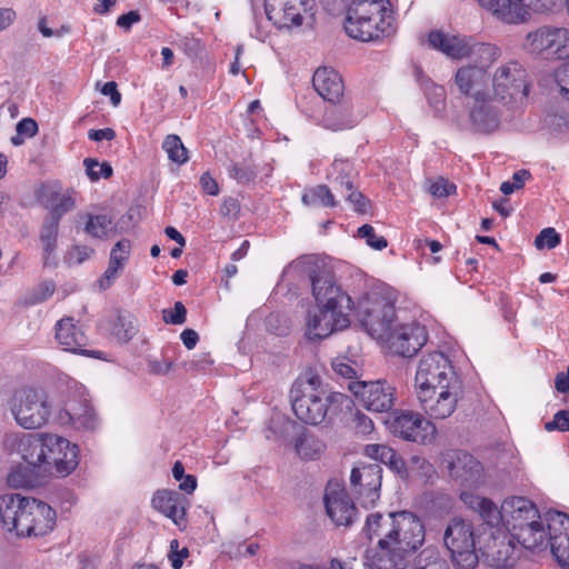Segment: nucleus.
Masks as SVG:
<instances>
[{
  "mask_svg": "<svg viewBox=\"0 0 569 569\" xmlns=\"http://www.w3.org/2000/svg\"><path fill=\"white\" fill-rule=\"evenodd\" d=\"M200 186L202 190L210 196H217L219 193L218 183L209 173L201 176Z\"/></svg>",
  "mask_w": 569,
  "mask_h": 569,
  "instance_id": "61",
  "label": "nucleus"
},
{
  "mask_svg": "<svg viewBox=\"0 0 569 569\" xmlns=\"http://www.w3.org/2000/svg\"><path fill=\"white\" fill-rule=\"evenodd\" d=\"M560 242V237L553 228L543 229L536 238L535 246L538 249H552Z\"/></svg>",
  "mask_w": 569,
  "mask_h": 569,
  "instance_id": "50",
  "label": "nucleus"
},
{
  "mask_svg": "<svg viewBox=\"0 0 569 569\" xmlns=\"http://www.w3.org/2000/svg\"><path fill=\"white\" fill-rule=\"evenodd\" d=\"M496 98L472 100L468 107V122L470 128L480 133H489L498 129L500 112L495 106Z\"/></svg>",
  "mask_w": 569,
  "mask_h": 569,
  "instance_id": "23",
  "label": "nucleus"
},
{
  "mask_svg": "<svg viewBox=\"0 0 569 569\" xmlns=\"http://www.w3.org/2000/svg\"><path fill=\"white\" fill-rule=\"evenodd\" d=\"M316 91L329 102H338L343 93V83L339 73L331 68H319L312 78Z\"/></svg>",
  "mask_w": 569,
  "mask_h": 569,
  "instance_id": "28",
  "label": "nucleus"
},
{
  "mask_svg": "<svg viewBox=\"0 0 569 569\" xmlns=\"http://www.w3.org/2000/svg\"><path fill=\"white\" fill-rule=\"evenodd\" d=\"M363 453L365 456H367L368 458L372 459V460H377V461H380L385 465H387L392 471H395V469H398L399 468V456L397 455V452L386 446V445H380V443H372V445H367L365 448H363Z\"/></svg>",
  "mask_w": 569,
  "mask_h": 569,
  "instance_id": "36",
  "label": "nucleus"
},
{
  "mask_svg": "<svg viewBox=\"0 0 569 569\" xmlns=\"http://www.w3.org/2000/svg\"><path fill=\"white\" fill-rule=\"evenodd\" d=\"M491 98L499 101H522L528 96L527 72L513 60L490 70Z\"/></svg>",
  "mask_w": 569,
  "mask_h": 569,
  "instance_id": "12",
  "label": "nucleus"
},
{
  "mask_svg": "<svg viewBox=\"0 0 569 569\" xmlns=\"http://www.w3.org/2000/svg\"><path fill=\"white\" fill-rule=\"evenodd\" d=\"M443 542L459 569H473L477 566L478 556L471 522L452 519L445 530Z\"/></svg>",
  "mask_w": 569,
  "mask_h": 569,
  "instance_id": "13",
  "label": "nucleus"
},
{
  "mask_svg": "<svg viewBox=\"0 0 569 569\" xmlns=\"http://www.w3.org/2000/svg\"><path fill=\"white\" fill-rule=\"evenodd\" d=\"M353 426L357 432L367 435L373 430L372 420L365 413L357 412L353 418Z\"/></svg>",
  "mask_w": 569,
  "mask_h": 569,
  "instance_id": "58",
  "label": "nucleus"
},
{
  "mask_svg": "<svg viewBox=\"0 0 569 569\" xmlns=\"http://www.w3.org/2000/svg\"><path fill=\"white\" fill-rule=\"evenodd\" d=\"M358 234L360 238L366 239L367 244L375 250H382L388 246L387 240L382 236L377 234L369 224L361 226L358 229Z\"/></svg>",
  "mask_w": 569,
  "mask_h": 569,
  "instance_id": "48",
  "label": "nucleus"
},
{
  "mask_svg": "<svg viewBox=\"0 0 569 569\" xmlns=\"http://www.w3.org/2000/svg\"><path fill=\"white\" fill-rule=\"evenodd\" d=\"M10 410L14 422L24 430H40L54 422L53 402L42 388L26 386L17 389Z\"/></svg>",
  "mask_w": 569,
  "mask_h": 569,
  "instance_id": "10",
  "label": "nucleus"
},
{
  "mask_svg": "<svg viewBox=\"0 0 569 569\" xmlns=\"http://www.w3.org/2000/svg\"><path fill=\"white\" fill-rule=\"evenodd\" d=\"M59 383L66 388L68 395L56 410L54 423L76 431H96L100 427V420L93 407L84 398L83 385L69 376L60 377Z\"/></svg>",
  "mask_w": 569,
  "mask_h": 569,
  "instance_id": "9",
  "label": "nucleus"
},
{
  "mask_svg": "<svg viewBox=\"0 0 569 569\" xmlns=\"http://www.w3.org/2000/svg\"><path fill=\"white\" fill-rule=\"evenodd\" d=\"M93 249L89 247H74L67 256L69 264H79L88 260L93 254Z\"/></svg>",
  "mask_w": 569,
  "mask_h": 569,
  "instance_id": "57",
  "label": "nucleus"
},
{
  "mask_svg": "<svg viewBox=\"0 0 569 569\" xmlns=\"http://www.w3.org/2000/svg\"><path fill=\"white\" fill-rule=\"evenodd\" d=\"M513 555L511 541L501 542L499 549L491 556V562L497 568H507L513 563Z\"/></svg>",
  "mask_w": 569,
  "mask_h": 569,
  "instance_id": "46",
  "label": "nucleus"
},
{
  "mask_svg": "<svg viewBox=\"0 0 569 569\" xmlns=\"http://www.w3.org/2000/svg\"><path fill=\"white\" fill-rule=\"evenodd\" d=\"M83 230L93 239L106 240L114 233L116 224L112 217L107 213H90L87 216Z\"/></svg>",
  "mask_w": 569,
  "mask_h": 569,
  "instance_id": "33",
  "label": "nucleus"
},
{
  "mask_svg": "<svg viewBox=\"0 0 569 569\" xmlns=\"http://www.w3.org/2000/svg\"><path fill=\"white\" fill-rule=\"evenodd\" d=\"M418 403L430 419H447L453 415L463 397L462 380L415 393Z\"/></svg>",
  "mask_w": 569,
  "mask_h": 569,
  "instance_id": "16",
  "label": "nucleus"
},
{
  "mask_svg": "<svg viewBox=\"0 0 569 569\" xmlns=\"http://www.w3.org/2000/svg\"><path fill=\"white\" fill-rule=\"evenodd\" d=\"M392 17L388 0H358L351 3L345 20L350 38L371 41L391 32Z\"/></svg>",
  "mask_w": 569,
  "mask_h": 569,
  "instance_id": "8",
  "label": "nucleus"
},
{
  "mask_svg": "<svg viewBox=\"0 0 569 569\" xmlns=\"http://www.w3.org/2000/svg\"><path fill=\"white\" fill-rule=\"evenodd\" d=\"M549 528L548 546L562 567L569 568V516L550 511L547 513Z\"/></svg>",
  "mask_w": 569,
  "mask_h": 569,
  "instance_id": "21",
  "label": "nucleus"
},
{
  "mask_svg": "<svg viewBox=\"0 0 569 569\" xmlns=\"http://www.w3.org/2000/svg\"><path fill=\"white\" fill-rule=\"evenodd\" d=\"M549 52L557 59L569 60V30L553 28Z\"/></svg>",
  "mask_w": 569,
  "mask_h": 569,
  "instance_id": "42",
  "label": "nucleus"
},
{
  "mask_svg": "<svg viewBox=\"0 0 569 569\" xmlns=\"http://www.w3.org/2000/svg\"><path fill=\"white\" fill-rule=\"evenodd\" d=\"M54 284L51 281H46L40 283L34 290L32 291L29 302L30 303H40L46 300H48L54 292Z\"/></svg>",
  "mask_w": 569,
  "mask_h": 569,
  "instance_id": "55",
  "label": "nucleus"
},
{
  "mask_svg": "<svg viewBox=\"0 0 569 569\" xmlns=\"http://www.w3.org/2000/svg\"><path fill=\"white\" fill-rule=\"evenodd\" d=\"M407 569H449V566L437 549L429 547L416 557L413 566L408 560Z\"/></svg>",
  "mask_w": 569,
  "mask_h": 569,
  "instance_id": "37",
  "label": "nucleus"
},
{
  "mask_svg": "<svg viewBox=\"0 0 569 569\" xmlns=\"http://www.w3.org/2000/svg\"><path fill=\"white\" fill-rule=\"evenodd\" d=\"M530 174L526 170L515 172L511 180L503 181L500 186V191L508 196L523 187L525 182L529 179Z\"/></svg>",
  "mask_w": 569,
  "mask_h": 569,
  "instance_id": "49",
  "label": "nucleus"
},
{
  "mask_svg": "<svg viewBox=\"0 0 569 569\" xmlns=\"http://www.w3.org/2000/svg\"><path fill=\"white\" fill-rule=\"evenodd\" d=\"M399 468L395 469L399 477L407 480L427 481L433 475V467L423 457L411 456L407 461L399 458Z\"/></svg>",
  "mask_w": 569,
  "mask_h": 569,
  "instance_id": "32",
  "label": "nucleus"
},
{
  "mask_svg": "<svg viewBox=\"0 0 569 569\" xmlns=\"http://www.w3.org/2000/svg\"><path fill=\"white\" fill-rule=\"evenodd\" d=\"M131 244L127 239L118 241L110 251L108 268L100 278V287L109 288L120 276L130 257Z\"/></svg>",
  "mask_w": 569,
  "mask_h": 569,
  "instance_id": "30",
  "label": "nucleus"
},
{
  "mask_svg": "<svg viewBox=\"0 0 569 569\" xmlns=\"http://www.w3.org/2000/svg\"><path fill=\"white\" fill-rule=\"evenodd\" d=\"M16 130L26 139L32 138L38 132V124L33 119L24 118L18 122Z\"/></svg>",
  "mask_w": 569,
  "mask_h": 569,
  "instance_id": "59",
  "label": "nucleus"
},
{
  "mask_svg": "<svg viewBox=\"0 0 569 569\" xmlns=\"http://www.w3.org/2000/svg\"><path fill=\"white\" fill-rule=\"evenodd\" d=\"M295 428V423L284 415L274 413L268 425L266 437L276 441H283Z\"/></svg>",
  "mask_w": 569,
  "mask_h": 569,
  "instance_id": "39",
  "label": "nucleus"
},
{
  "mask_svg": "<svg viewBox=\"0 0 569 569\" xmlns=\"http://www.w3.org/2000/svg\"><path fill=\"white\" fill-rule=\"evenodd\" d=\"M456 186L443 178H438L429 183V192L436 198H443L455 192Z\"/></svg>",
  "mask_w": 569,
  "mask_h": 569,
  "instance_id": "52",
  "label": "nucleus"
},
{
  "mask_svg": "<svg viewBox=\"0 0 569 569\" xmlns=\"http://www.w3.org/2000/svg\"><path fill=\"white\" fill-rule=\"evenodd\" d=\"M292 410L302 422L321 423L328 412V403L343 405L348 397L340 392L326 395L321 379L308 371L299 376L290 390Z\"/></svg>",
  "mask_w": 569,
  "mask_h": 569,
  "instance_id": "6",
  "label": "nucleus"
},
{
  "mask_svg": "<svg viewBox=\"0 0 569 569\" xmlns=\"http://www.w3.org/2000/svg\"><path fill=\"white\" fill-rule=\"evenodd\" d=\"M500 54V49L493 44H477L469 62L455 73L453 82L459 93L470 101L491 98L490 70Z\"/></svg>",
  "mask_w": 569,
  "mask_h": 569,
  "instance_id": "7",
  "label": "nucleus"
},
{
  "mask_svg": "<svg viewBox=\"0 0 569 569\" xmlns=\"http://www.w3.org/2000/svg\"><path fill=\"white\" fill-rule=\"evenodd\" d=\"M365 533L377 545L365 556L368 569H407V561L425 542V525L409 511L367 517Z\"/></svg>",
  "mask_w": 569,
  "mask_h": 569,
  "instance_id": "2",
  "label": "nucleus"
},
{
  "mask_svg": "<svg viewBox=\"0 0 569 569\" xmlns=\"http://www.w3.org/2000/svg\"><path fill=\"white\" fill-rule=\"evenodd\" d=\"M56 523L57 513L47 502L20 493L0 496V527L11 538L40 540Z\"/></svg>",
  "mask_w": 569,
  "mask_h": 569,
  "instance_id": "3",
  "label": "nucleus"
},
{
  "mask_svg": "<svg viewBox=\"0 0 569 569\" xmlns=\"http://www.w3.org/2000/svg\"><path fill=\"white\" fill-rule=\"evenodd\" d=\"M427 339L428 335L423 326L415 320L407 321L399 318L381 343L393 355L411 357L423 347Z\"/></svg>",
  "mask_w": 569,
  "mask_h": 569,
  "instance_id": "18",
  "label": "nucleus"
},
{
  "mask_svg": "<svg viewBox=\"0 0 569 569\" xmlns=\"http://www.w3.org/2000/svg\"><path fill=\"white\" fill-rule=\"evenodd\" d=\"M162 149L172 162L183 164L188 161V150L177 134H168L163 139Z\"/></svg>",
  "mask_w": 569,
  "mask_h": 569,
  "instance_id": "40",
  "label": "nucleus"
},
{
  "mask_svg": "<svg viewBox=\"0 0 569 569\" xmlns=\"http://www.w3.org/2000/svg\"><path fill=\"white\" fill-rule=\"evenodd\" d=\"M17 13L11 8H0V32L9 28L16 20Z\"/></svg>",
  "mask_w": 569,
  "mask_h": 569,
  "instance_id": "62",
  "label": "nucleus"
},
{
  "mask_svg": "<svg viewBox=\"0 0 569 569\" xmlns=\"http://www.w3.org/2000/svg\"><path fill=\"white\" fill-rule=\"evenodd\" d=\"M306 206L311 207H333L336 204L333 196L326 186H317L307 190L302 196Z\"/></svg>",
  "mask_w": 569,
  "mask_h": 569,
  "instance_id": "41",
  "label": "nucleus"
},
{
  "mask_svg": "<svg viewBox=\"0 0 569 569\" xmlns=\"http://www.w3.org/2000/svg\"><path fill=\"white\" fill-rule=\"evenodd\" d=\"M555 80L561 96L569 100V59L556 69Z\"/></svg>",
  "mask_w": 569,
  "mask_h": 569,
  "instance_id": "51",
  "label": "nucleus"
},
{
  "mask_svg": "<svg viewBox=\"0 0 569 569\" xmlns=\"http://www.w3.org/2000/svg\"><path fill=\"white\" fill-rule=\"evenodd\" d=\"M451 477L467 486L476 487L482 481L481 465L468 453H458L449 463Z\"/></svg>",
  "mask_w": 569,
  "mask_h": 569,
  "instance_id": "29",
  "label": "nucleus"
},
{
  "mask_svg": "<svg viewBox=\"0 0 569 569\" xmlns=\"http://www.w3.org/2000/svg\"><path fill=\"white\" fill-rule=\"evenodd\" d=\"M429 44L452 59L470 57L477 44H471L470 39L459 34L432 31L428 36Z\"/></svg>",
  "mask_w": 569,
  "mask_h": 569,
  "instance_id": "26",
  "label": "nucleus"
},
{
  "mask_svg": "<svg viewBox=\"0 0 569 569\" xmlns=\"http://www.w3.org/2000/svg\"><path fill=\"white\" fill-rule=\"evenodd\" d=\"M83 164L87 176L91 181H97L100 178H109L112 174V168L107 162L100 163L94 159L88 158L84 159Z\"/></svg>",
  "mask_w": 569,
  "mask_h": 569,
  "instance_id": "45",
  "label": "nucleus"
},
{
  "mask_svg": "<svg viewBox=\"0 0 569 569\" xmlns=\"http://www.w3.org/2000/svg\"><path fill=\"white\" fill-rule=\"evenodd\" d=\"M269 21L279 30L291 31L302 27L315 14L313 0H264Z\"/></svg>",
  "mask_w": 569,
  "mask_h": 569,
  "instance_id": "17",
  "label": "nucleus"
},
{
  "mask_svg": "<svg viewBox=\"0 0 569 569\" xmlns=\"http://www.w3.org/2000/svg\"><path fill=\"white\" fill-rule=\"evenodd\" d=\"M553 28L545 27L527 34L525 40V48L529 52L540 53L549 51L551 47Z\"/></svg>",
  "mask_w": 569,
  "mask_h": 569,
  "instance_id": "38",
  "label": "nucleus"
},
{
  "mask_svg": "<svg viewBox=\"0 0 569 569\" xmlns=\"http://www.w3.org/2000/svg\"><path fill=\"white\" fill-rule=\"evenodd\" d=\"M162 313L164 322L172 325H182L187 318V309L180 301L174 303L173 309L163 310Z\"/></svg>",
  "mask_w": 569,
  "mask_h": 569,
  "instance_id": "53",
  "label": "nucleus"
},
{
  "mask_svg": "<svg viewBox=\"0 0 569 569\" xmlns=\"http://www.w3.org/2000/svg\"><path fill=\"white\" fill-rule=\"evenodd\" d=\"M331 172L328 173V178L335 181H339L341 187L346 189L347 192L351 191L352 184L349 180H347V172L349 171L348 162L343 160H335L331 164Z\"/></svg>",
  "mask_w": 569,
  "mask_h": 569,
  "instance_id": "47",
  "label": "nucleus"
},
{
  "mask_svg": "<svg viewBox=\"0 0 569 569\" xmlns=\"http://www.w3.org/2000/svg\"><path fill=\"white\" fill-rule=\"evenodd\" d=\"M556 390L560 393H567L569 391V367L567 372H558L555 379Z\"/></svg>",
  "mask_w": 569,
  "mask_h": 569,
  "instance_id": "64",
  "label": "nucleus"
},
{
  "mask_svg": "<svg viewBox=\"0 0 569 569\" xmlns=\"http://www.w3.org/2000/svg\"><path fill=\"white\" fill-rule=\"evenodd\" d=\"M41 201L52 216V220L43 226L40 236L44 263L49 264L54 262L52 258L57 247L59 219L67 212L74 209L76 198L70 191L58 192L50 189L41 197Z\"/></svg>",
  "mask_w": 569,
  "mask_h": 569,
  "instance_id": "14",
  "label": "nucleus"
},
{
  "mask_svg": "<svg viewBox=\"0 0 569 569\" xmlns=\"http://www.w3.org/2000/svg\"><path fill=\"white\" fill-rule=\"evenodd\" d=\"M359 120L352 106L348 103L328 108L322 117L325 128L332 131H340L352 128Z\"/></svg>",
  "mask_w": 569,
  "mask_h": 569,
  "instance_id": "31",
  "label": "nucleus"
},
{
  "mask_svg": "<svg viewBox=\"0 0 569 569\" xmlns=\"http://www.w3.org/2000/svg\"><path fill=\"white\" fill-rule=\"evenodd\" d=\"M96 89H99L103 96L110 97V101L113 107H118L120 104L121 93L119 92L118 86L114 81H109L104 84H100V82H97Z\"/></svg>",
  "mask_w": 569,
  "mask_h": 569,
  "instance_id": "56",
  "label": "nucleus"
},
{
  "mask_svg": "<svg viewBox=\"0 0 569 569\" xmlns=\"http://www.w3.org/2000/svg\"><path fill=\"white\" fill-rule=\"evenodd\" d=\"M17 450L30 467L59 477L71 475L80 462L79 445L50 431L22 435Z\"/></svg>",
  "mask_w": 569,
  "mask_h": 569,
  "instance_id": "4",
  "label": "nucleus"
},
{
  "mask_svg": "<svg viewBox=\"0 0 569 569\" xmlns=\"http://www.w3.org/2000/svg\"><path fill=\"white\" fill-rule=\"evenodd\" d=\"M348 389L369 411L386 412L395 402V388L386 381H352Z\"/></svg>",
  "mask_w": 569,
  "mask_h": 569,
  "instance_id": "19",
  "label": "nucleus"
},
{
  "mask_svg": "<svg viewBox=\"0 0 569 569\" xmlns=\"http://www.w3.org/2000/svg\"><path fill=\"white\" fill-rule=\"evenodd\" d=\"M461 380L451 359L441 351L423 353L417 363L415 393Z\"/></svg>",
  "mask_w": 569,
  "mask_h": 569,
  "instance_id": "11",
  "label": "nucleus"
},
{
  "mask_svg": "<svg viewBox=\"0 0 569 569\" xmlns=\"http://www.w3.org/2000/svg\"><path fill=\"white\" fill-rule=\"evenodd\" d=\"M112 333L118 340L127 342L137 333V321L130 315H119L113 325Z\"/></svg>",
  "mask_w": 569,
  "mask_h": 569,
  "instance_id": "43",
  "label": "nucleus"
},
{
  "mask_svg": "<svg viewBox=\"0 0 569 569\" xmlns=\"http://www.w3.org/2000/svg\"><path fill=\"white\" fill-rule=\"evenodd\" d=\"M385 423L392 435L408 441L430 445L437 439V428L433 422L418 412L396 411Z\"/></svg>",
  "mask_w": 569,
  "mask_h": 569,
  "instance_id": "15",
  "label": "nucleus"
},
{
  "mask_svg": "<svg viewBox=\"0 0 569 569\" xmlns=\"http://www.w3.org/2000/svg\"><path fill=\"white\" fill-rule=\"evenodd\" d=\"M382 470L378 465L353 468L350 481L365 507H372L380 498Z\"/></svg>",
  "mask_w": 569,
  "mask_h": 569,
  "instance_id": "20",
  "label": "nucleus"
},
{
  "mask_svg": "<svg viewBox=\"0 0 569 569\" xmlns=\"http://www.w3.org/2000/svg\"><path fill=\"white\" fill-rule=\"evenodd\" d=\"M563 0H522V17L521 22L529 19L531 11H547L551 10L558 4L562 3Z\"/></svg>",
  "mask_w": 569,
  "mask_h": 569,
  "instance_id": "44",
  "label": "nucleus"
},
{
  "mask_svg": "<svg viewBox=\"0 0 569 569\" xmlns=\"http://www.w3.org/2000/svg\"><path fill=\"white\" fill-rule=\"evenodd\" d=\"M510 538L517 541L525 549L540 552L546 550L549 540V528L547 519L543 521L541 517L523 526L521 529L510 536Z\"/></svg>",
  "mask_w": 569,
  "mask_h": 569,
  "instance_id": "27",
  "label": "nucleus"
},
{
  "mask_svg": "<svg viewBox=\"0 0 569 569\" xmlns=\"http://www.w3.org/2000/svg\"><path fill=\"white\" fill-rule=\"evenodd\" d=\"M328 516L338 526H348L352 522L356 508L346 489L339 482H329L325 496Z\"/></svg>",
  "mask_w": 569,
  "mask_h": 569,
  "instance_id": "22",
  "label": "nucleus"
},
{
  "mask_svg": "<svg viewBox=\"0 0 569 569\" xmlns=\"http://www.w3.org/2000/svg\"><path fill=\"white\" fill-rule=\"evenodd\" d=\"M309 279L315 302L306 316L305 330L309 340H321L347 329L353 309L366 331L380 342L388 337L399 319L392 302L379 292L363 295L355 306L351 297L325 264L316 263L309 270Z\"/></svg>",
  "mask_w": 569,
  "mask_h": 569,
  "instance_id": "1",
  "label": "nucleus"
},
{
  "mask_svg": "<svg viewBox=\"0 0 569 569\" xmlns=\"http://www.w3.org/2000/svg\"><path fill=\"white\" fill-rule=\"evenodd\" d=\"M56 341L63 351L79 353L91 358H100V352L87 350V338L72 318H63L56 325Z\"/></svg>",
  "mask_w": 569,
  "mask_h": 569,
  "instance_id": "24",
  "label": "nucleus"
},
{
  "mask_svg": "<svg viewBox=\"0 0 569 569\" xmlns=\"http://www.w3.org/2000/svg\"><path fill=\"white\" fill-rule=\"evenodd\" d=\"M296 452L305 460H313L321 456L325 445L315 436L302 433L295 443Z\"/></svg>",
  "mask_w": 569,
  "mask_h": 569,
  "instance_id": "35",
  "label": "nucleus"
},
{
  "mask_svg": "<svg viewBox=\"0 0 569 569\" xmlns=\"http://www.w3.org/2000/svg\"><path fill=\"white\" fill-rule=\"evenodd\" d=\"M460 498L468 507L477 510L489 525H501L510 536L541 517L537 506L522 496L506 498L499 509L492 501L471 491L463 490Z\"/></svg>",
  "mask_w": 569,
  "mask_h": 569,
  "instance_id": "5",
  "label": "nucleus"
},
{
  "mask_svg": "<svg viewBox=\"0 0 569 569\" xmlns=\"http://www.w3.org/2000/svg\"><path fill=\"white\" fill-rule=\"evenodd\" d=\"M151 503L157 511L172 520L176 526H184L188 501L177 491L168 489L158 490L153 495Z\"/></svg>",
  "mask_w": 569,
  "mask_h": 569,
  "instance_id": "25",
  "label": "nucleus"
},
{
  "mask_svg": "<svg viewBox=\"0 0 569 569\" xmlns=\"http://www.w3.org/2000/svg\"><path fill=\"white\" fill-rule=\"evenodd\" d=\"M495 18L506 23H520V14L509 0H477Z\"/></svg>",
  "mask_w": 569,
  "mask_h": 569,
  "instance_id": "34",
  "label": "nucleus"
},
{
  "mask_svg": "<svg viewBox=\"0 0 569 569\" xmlns=\"http://www.w3.org/2000/svg\"><path fill=\"white\" fill-rule=\"evenodd\" d=\"M140 20V16L137 11H130L126 14L118 17L117 26L129 30L133 23H137Z\"/></svg>",
  "mask_w": 569,
  "mask_h": 569,
  "instance_id": "63",
  "label": "nucleus"
},
{
  "mask_svg": "<svg viewBox=\"0 0 569 569\" xmlns=\"http://www.w3.org/2000/svg\"><path fill=\"white\" fill-rule=\"evenodd\" d=\"M545 429L549 432L555 430L569 431V410L558 411L551 421L546 422Z\"/></svg>",
  "mask_w": 569,
  "mask_h": 569,
  "instance_id": "54",
  "label": "nucleus"
},
{
  "mask_svg": "<svg viewBox=\"0 0 569 569\" xmlns=\"http://www.w3.org/2000/svg\"><path fill=\"white\" fill-rule=\"evenodd\" d=\"M335 372L343 378L351 379L356 376L355 368L345 359H336L332 362Z\"/></svg>",
  "mask_w": 569,
  "mask_h": 569,
  "instance_id": "60",
  "label": "nucleus"
}]
</instances>
